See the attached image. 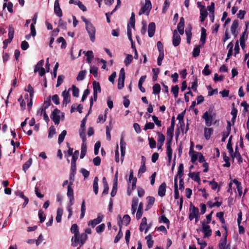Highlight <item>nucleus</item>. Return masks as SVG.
Returning a JSON list of instances; mask_svg holds the SVG:
<instances>
[{"mask_svg":"<svg viewBox=\"0 0 249 249\" xmlns=\"http://www.w3.org/2000/svg\"><path fill=\"white\" fill-rule=\"evenodd\" d=\"M71 232L74 234L71 238V246L75 247H77L79 243V228L76 224H73L71 228Z\"/></svg>","mask_w":249,"mask_h":249,"instance_id":"nucleus-1","label":"nucleus"},{"mask_svg":"<svg viewBox=\"0 0 249 249\" xmlns=\"http://www.w3.org/2000/svg\"><path fill=\"white\" fill-rule=\"evenodd\" d=\"M175 124V117H173L171 119V125L167 130V141H172L174 136Z\"/></svg>","mask_w":249,"mask_h":249,"instance_id":"nucleus-2","label":"nucleus"},{"mask_svg":"<svg viewBox=\"0 0 249 249\" xmlns=\"http://www.w3.org/2000/svg\"><path fill=\"white\" fill-rule=\"evenodd\" d=\"M216 113H213V114H210L209 112H204L202 118L205 121V124L207 126H210L213 124V119L215 116Z\"/></svg>","mask_w":249,"mask_h":249,"instance_id":"nucleus-3","label":"nucleus"},{"mask_svg":"<svg viewBox=\"0 0 249 249\" xmlns=\"http://www.w3.org/2000/svg\"><path fill=\"white\" fill-rule=\"evenodd\" d=\"M86 30L90 37V40L93 42L95 41V28L91 23L86 26Z\"/></svg>","mask_w":249,"mask_h":249,"instance_id":"nucleus-4","label":"nucleus"},{"mask_svg":"<svg viewBox=\"0 0 249 249\" xmlns=\"http://www.w3.org/2000/svg\"><path fill=\"white\" fill-rule=\"evenodd\" d=\"M202 225V231L204 233V237H209L212 235V231L210 226L205 224V221L201 222Z\"/></svg>","mask_w":249,"mask_h":249,"instance_id":"nucleus-5","label":"nucleus"},{"mask_svg":"<svg viewBox=\"0 0 249 249\" xmlns=\"http://www.w3.org/2000/svg\"><path fill=\"white\" fill-rule=\"evenodd\" d=\"M152 8V4L150 0H145V4L141 8L139 11V14L140 15L142 14L145 13L148 15L150 11Z\"/></svg>","mask_w":249,"mask_h":249,"instance_id":"nucleus-6","label":"nucleus"},{"mask_svg":"<svg viewBox=\"0 0 249 249\" xmlns=\"http://www.w3.org/2000/svg\"><path fill=\"white\" fill-rule=\"evenodd\" d=\"M190 213L189 214V219L190 221H192L195 217L199 214V209L195 207L192 203L190 205Z\"/></svg>","mask_w":249,"mask_h":249,"instance_id":"nucleus-7","label":"nucleus"},{"mask_svg":"<svg viewBox=\"0 0 249 249\" xmlns=\"http://www.w3.org/2000/svg\"><path fill=\"white\" fill-rule=\"evenodd\" d=\"M60 111L57 109H54L52 113L51 118L54 122L55 124H58L60 123V116L59 114Z\"/></svg>","mask_w":249,"mask_h":249,"instance_id":"nucleus-8","label":"nucleus"},{"mask_svg":"<svg viewBox=\"0 0 249 249\" xmlns=\"http://www.w3.org/2000/svg\"><path fill=\"white\" fill-rule=\"evenodd\" d=\"M173 45L175 47L178 46L180 43L181 37L178 34V32L176 30H175L173 33Z\"/></svg>","mask_w":249,"mask_h":249,"instance_id":"nucleus-9","label":"nucleus"},{"mask_svg":"<svg viewBox=\"0 0 249 249\" xmlns=\"http://www.w3.org/2000/svg\"><path fill=\"white\" fill-rule=\"evenodd\" d=\"M157 134L158 135V149L159 150L161 149V147L163 145L165 138L164 135L160 132L158 131L157 132Z\"/></svg>","mask_w":249,"mask_h":249,"instance_id":"nucleus-10","label":"nucleus"},{"mask_svg":"<svg viewBox=\"0 0 249 249\" xmlns=\"http://www.w3.org/2000/svg\"><path fill=\"white\" fill-rule=\"evenodd\" d=\"M103 218V215L102 214L99 213L98 215L97 218L89 221L88 225L89 226H91L92 228H94L96 225L100 223L102 221Z\"/></svg>","mask_w":249,"mask_h":249,"instance_id":"nucleus-11","label":"nucleus"},{"mask_svg":"<svg viewBox=\"0 0 249 249\" xmlns=\"http://www.w3.org/2000/svg\"><path fill=\"white\" fill-rule=\"evenodd\" d=\"M231 157L233 158V159L234 158H236L239 164H241L243 162V158L240 153H239L237 145L235 146V152L233 153V154H232Z\"/></svg>","mask_w":249,"mask_h":249,"instance_id":"nucleus-12","label":"nucleus"},{"mask_svg":"<svg viewBox=\"0 0 249 249\" xmlns=\"http://www.w3.org/2000/svg\"><path fill=\"white\" fill-rule=\"evenodd\" d=\"M70 89H69L68 91L64 90L62 92V96L63 97V105L66 106L67 104L70 102V94L69 93V90Z\"/></svg>","mask_w":249,"mask_h":249,"instance_id":"nucleus-13","label":"nucleus"},{"mask_svg":"<svg viewBox=\"0 0 249 249\" xmlns=\"http://www.w3.org/2000/svg\"><path fill=\"white\" fill-rule=\"evenodd\" d=\"M54 12L59 17H61L63 15L62 11L60 7L59 0H55L54 1Z\"/></svg>","mask_w":249,"mask_h":249,"instance_id":"nucleus-14","label":"nucleus"},{"mask_svg":"<svg viewBox=\"0 0 249 249\" xmlns=\"http://www.w3.org/2000/svg\"><path fill=\"white\" fill-rule=\"evenodd\" d=\"M184 18L183 17L180 18L179 22L177 26V29L179 34L181 35H183L184 34Z\"/></svg>","mask_w":249,"mask_h":249,"instance_id":"nucleus-15","label":"nucleus"},{"mask_svg":"<svg viewBox=\"0 0 249 249\" xmlns=\"http://www.w3.org/2000/svg\"><path fill=\"white\" fill-rule=\"evenodd\" d=\"M156 29V25L154 22H150L148 25V34L150 37L154 36Z\"/></svg>","mask_w":249,"mask_h":249,"instance_id":"nucleus-16","label":"nucleus"},{"mask_svg":"<svg viewBox=\"0 0 249 249\" xmlns=\"http://www.w3.org/2000/svg\"><path fill=\"white\" fill-rule=\"evenodd\" d=\"M166 184L165 182L162 183L159 186L158 189V195L159 196L162 197L165 196L166 192Z\"/></svg>","mask_w":249,"mask_h":249,"instance_id":"nucleus-17","label":"nucleus"},{"mask_svg":"<svg viewBox=\"0 0 249 249\" xmlns=\"http://www.w3.org/2000/svg\"><path fill=\"white\" fill-rule=\"evenodd\" d=\"M188 176L191 178L194 181L197 182L198 184L200 182V178L199 176V172H192L190 173Z\"/></svg>","mask_w":249,"mask_h":249,"instance_id":"nucleus-18","label":"nucleus"},{"mask_svg":"<svg viewBox=\"0 0 249 249\" xmlns=\"http://www.w3.org/2000/svg\"><path fill=\"white\" fill-rule=\"evenodd\" d=\"M213 129L212 127H205L204 129V134L205 138L208 140L210 139L212 134L213 133Z\"/></svg>","mask_w":249,"mask_h":249,"instance_id":"nucleus-19","label":"nucleus"},{"mask_svg":"<svg viewBox=\"0 0 249 249\" xmlns=\"http://www.w3.org/2000/svg\"><path fill=\"white\" fill-rule=\"evenodd\" d=\"M146 199L147 204L146 206V209L145 210V211H147L151 208L152 206L154 205L155 200V199L153 196H149L147 197Z\"/></svg>","mask_w":249,"mask_h":249,"instance_id":"nucleus-20","label":"nucleus"},{"mask_svg":"<svg viewBox=\"0 0 249 249\" xmlns=\"http://www.w3.org/2000/svg\"><path fill=\"white\" fill-rule=\"evenodd\" d=\"M138 202H139V199L137 197H134L132 199V205H131V211H132V213L133 214H134L136 211Z\"/></svg>","mask_w":249,"mask_h":249,"instance_id":"nucleus-21","label":"nucleus"},{"mask_svg":"<svg viewBox=\"0 0 249 249\" xmlns=\"http://www.w3.org/2000/svg\"><path fill=\"white\" fill-rule=\"evenodd\" d=\"M88 238V235L86 233H82L81 234H79V243L80 247H81L86 242Z\"/></svg>","mask_w":249,"mask_h":249,"instance_id":"nucleus-22","label":"nucleus"},{"mask_svg":"<svg viewBox=\"0 0 249 249\" xmlns=\"http://www.w3.org/2000/svg\"><path fill=\"white\" fill-rule=\"evenodd\" d=\"M118 218H119V219L120 220L119 221H118V224L119 223V222H120L121 224V225H122V223L123 222L124 223V224H125L126 226H127L128 224H129V223L130 222L131 219H130V216L128 214L124 215L122 220H121V217L120 215H119L118 216Z\"/></svg>","mask_w":249,"mask_h":249,"instance_id":"nucleus-23","label":"nucleus"},{"mask_svg":"<svg viewBox=\"0 0 249 249\" xmlns=\"http://www.w3.org/2000/svg\"><path fill=\"white\" fill-rule=\"evenodd\" d=\"M184 175V165L183 163H180L178 167V173L177 176L175 178H177L178 180V177L179 178H182Z\"/></svg>","mask_w":249,"mask_h":249,"instance_id":"nucleus-24","label":"nucleus"},{"mask_svg":"<svg viewBox=\"0 0 249 249\" xmlns=\"http://www.w3.org/2000/svg\"><path fill=\"white\" fill-rule=\"evenodd\" d=\"M172 141H167L166 143V153L167 157H172V149L171 147Z\"/></svg>","mask_w":249,"mask_h":249,"instance_id":"nucleus-25","label":"nucleus"},{"mask_svg":"<svg viewBox=\"0 0 249 249\" xmlns=\"http://www.w3.org/2000/svg\"><path fill=\"white\" fill-rule=\"evenodd\" d=\"M143 214V204L142 202H141L138 206V210L136 213V218L137 220H139L141 218Z\"/></svg>","mask_w":249,"mask_h":249,"instance_id":"nucleus-26","label":"nucleus"},{"mask_svg":"<svg viewBox=\"0 0 249 249\" xmlns=\"http://www.w3.org/2000/svg\"><path fill=\"white\" fill-rule=\"evenodd\" d=\"M118 225L119 226V231L118 234L116 235V236L115 237L114 241V242L115 243H118L119 241V240H120V239L123 236V233L122 231V226L120 222H119Z\"/></svg>","mask_w":249,"mask_h":249,"instance_id":"nucleus-27","label":"nucleus"},{"mask_svg":"<svg viewBox=\"0 0 249 249\" xmlns=\"http://www.w3.org/2000/svg\"><path fill=\"white\" fill-rule=\"evenodd\" d=\"M227 241V240L226 239H221L220 240L218 245L219 249H230L229 244L226 246Z\"/></svg>","mask_w":249,"mask_h":249,"instance_id":"nucleus-28","label":"nucleus"},{"mask_svg":"<svg viewBox=\"0 0 249 249\" xmlns=\"http://www.w3.org/2000/svg\"><path fill=\"white\" fill-rule=\"evenodd\" d=\"M232 182L236 185L239 196H241L242 194V186L241 183L238 181L236 179H234L232 180Z\"/></svg>","mask_w":249,"mask_h":249,"instance_id":"nucleus-29","label":"nucleus"},{"mask_svg":"<svg viewBox=\"0 0 249 249\" xmlns=\"http://www.w3.org/2000/svg\"><path fill=\"white\" fill-rule=\"evenodd\" d=\"M174 197L175 199H178L179 197L177 178H174Z\"/></svg>","mask_w":249,"mask_h":249,"instance_id":"nucleus-30","label":"nucleus"},{"mask_svg":"<svg viewBox=\"0 0 249 249\" xmlns=\"http://www.w3.org/2000/svg\"><path fill=\"white\" fill-rule=\"evenodd\" d=\"M92 85H93V93H98V92L100 93L101 92V88L100 85V83L98 82L94 81L93 82Z\"/></svg>","mask_w":249,"mask_h":249,"instance_id":"nucleus-31","label":"nucleus"},{"mask_svg":"<svg viewBox=\"0 0 249 249\" xmlns=\"http://www.w3.org/2000/svg\"><path fill=\"white\" fill-rule=\"evenodd\" d=\"M201 30L200 41L202 42V44H204L206 42L207 37L206 30L204 27H202Z\"/></svg>","mask_w":249,"mask_h":249,"instance_id":"nucleus-32","label":"nucleus"},{"mask_svg":"<svg viewBox=\"0 0 249 249\" xmlns=\"http://www.w3.org/2000/svg\"><path fill=\"white\" fill-rule=\"evenodd\" d=\"M72 181H70L68 186L67 196L69 197H74L73 191L72 188Z\"/></svg>","mask_w":249,"mask_h":249,"instance_id":"nucleus-33","label":"nucleus"},{"mask_svg":"<svg viewBox=\"0 0 249 249\" xmlns=\"http://www.w3.org/2000/svg\"><path fill=\"white\" fill-rule=\"evenodd\" d=\"M98 178L97 177H95L94 178L93 182V191L95 195H97L98 193Z\"/></svg>","mask_w":249,"mask_h":249,"instance_id":"nucleus-34","label":"nucleus"},{"mask_svg":"<svg viewBox=\"0 0 249 249\" xmlns=\"http://www.w3.org/2000/svg\"><path fill=\"white\" fill-rule=\"evenodd\" d=\"M98 93H93V98L92 97L90 99V107L89 109L88 113V115H89L90 113V112L91 111V108L93 104V100L94 101H96L97 99V95Z\"/></svg>","mask_w":249,"mask_h":249,"instance_id":"nucleus-35","label":"nucleus"},{"mask_svg":"<svg viewBox=\"0 0 249 249\" xmlns=\"http://www.w3.org/2000/svg\"><path fill=\"white\" fill-rule=\"evenodd\" d=\"M98 93H93V98L92 97L90 99V107L89 109L88 113V115H89L90 113V112L91 111V108L93 104V100L94 101H96L97 99V95Z\"/></svg>","mask_w":249,"mask_h":249,"instance_id":"nucleus-36","label":"nucleus"},{"mask_svg":"<svg viewBox=\"0 0 249 249\" xmlns=\"http://www.w3.org/2000/svg\"><path fill=\"white\" fill-rule=\"evenodd\" d=\"M87 56V61L88 63H90L93 58V54L92 51H88L86 53Z\"/></svg>","mask_w":249,"mask_h":249,"instance_id":"nucleus-37","label":"nucleus"},{"mask_svg":"<svg viewBox=\"0 0 249 249\" xmlns=\"http://www.w3.org/2000/svg\"><path fill=\"white\" fill-rule=\"evenodd\" d=\"M223 160L225 161V163L223 165L224 167H229L231 165L230 162V158L226 155V153L224 152L223 153Z\"/></svg>","mask_w":249,"mask_h":249,"instance_id":"nucleus-38","label":"nucleus"},{"mask_svg":"<svg viewBox=\"0 0 249 249\" xmlns=\"http://www.w3.org/2000/svg\"><path fill=\"white\" fill-rule=\"evenodd\" d=\"M32 163V158H30L26 162H25L22 166L23 170L26 172V170L30 167Z\"/></svg>","mask_w":249,"mask_h":249,"instance_id":"nucleus-39","label":"nucleus"},{"mask_svg":"<svg viewBox=\"0 0 249 249\" xmlns=\"http://www.w3.org/2000/svg\"><path fill=\"white\" fill-rule=\"evenodd\" d=\"M200 52V45L196 46L193 50V56L194 57H196L199 56Z\"/></svg>","mask_w":249,"mask_h":249,"instance_id":"nucleus-40","label":"nucleus"},{"mask_svg":"<svg viewBox=\"0 0 249 249\" xmlns=\"http://www.w3.org/2000/svg\"><path fill=\"white\" fill-rule=\"evenodd\" d=\"M200 21L203 22L207 17L208 12L206 9L204 10H200Z\"/></svg>","mask_w":249,"mask_h":249,"instance_id":"nucleus-41","label":"nucleus"},{"mask_svg":"<svg viewBox=\"0 0 249 249\" xmlns=\"http://www.w3.org/2000/svg\"><path fill=\"white\" fill-rule=\"evenodd\" d=\"M63 214V210L61 208H58L57 210V215L56 220L57 222L60 223L61 221V217Z\"/></svg>","mask_w":249,"mask_h":249,"instance_id":"nucleus-42","label":"nucleus"},{"mask_svg":"<svg viewBox=\"0 0 249 249\" xmlns=\"http://www.w3.org/2000/svg\"><path fill=\"white\" fill-rule=\"evenodd\" d=\"M159 221L160 222H162L163 223L167 224V228H169L170 221L169 219L164 215H162L161 216L159 217Z\"/></svg>","mask_w":249,"mask_h":249,"instance_id":"nucleus-43","label":"nucleus"},{"mask_svg":"<svg viewBox=\"0 0 249 249\" xmlns=\"http://www.w3.org/2000/svg\"><path fill=\"white\" fill-rule=\"evenodd\" d=\"M56 134V130L54 126L52 125L50 127L49 129L48 138L51 139Z\"/></svg>","mask_w":249,"mask_h":249,"instance_id":"nucleus-44","label":"nucleus"},{"mask_svg":"<svg viewBox=\"0 0 249 249\" xmlns=\"http://www.w3.org/2000/svg\"><path fill=\"white\" fill-rule=\"evenodd\" d=\"M67 134V131L64 130L62 131L61 134L59 135L58 139V143L60 144L64 141V138Z\"/></svg>","mask_w":249,"mask_h":249,"instance_id":"nucleus-45","label":"nucleus"},{"mask_svg":"<svg viewBox=\"0 0 249 249\" xmlns=\"http://www.w3.org/2000/svg\"><path fill=\"white\" fill-rule=\"evenodd\" d=\"M160 86L159 84H155L153 86V93L154 94H158L160 91Z\"/></svg>","mask_w":249,"mask_h":249,"instance_id":"nucleus-46","label":"nucleus"},{"mask_svg":"<svg viewBox=\"0 0 249 249\" xmlns=\"http://www.w3.org/2000/svg\"><path fill=\"white\" fill-rule=\"evenodd\" d=\"M208 10L209 11L210 14H211L213 16V20L212 22H213L214 20V3L213 2H212L211 3V5L208 6Z\"/></svg>","mask_w":249,"mask_h":249,"instance_id":"nucleus-47","label":"nucleus"},{"mask_svg":"<svg viewBox=\"0 0 249 249\" xmlns=\"http://www.w3.org/2000/svg\"><path fill=\"white\" fill-rule=\"evenodd\" d=\"M179 87L178 85L172 87L171 92L173 93L175 98H177L178 96Z\"/></svg>","mask_w":249,"mask_h":249,"instance_id":"nucleus-48","label":"nucleus"},{"mask_svg":"<svg viewBox=\"0 0 249 249\" xmlns=\"http://www.w3.org/2000/svg\"><path fill=\"white\" fill-rule=\"evenodd\" d=\"M24 90L25 91H27L29 93L30 97L31 98H32L33 97L34 94V89L31 84H28L27 86V89H25Z\"/></svg>","mask_w":249,"mask_h":249,"instance_id":"nucleus-49","label":"nucleus"},{"mask_svg":"<svg viewBox=\"0 0 249 249\" xmlns=\"http://www.w3.org/2000/svg\"><path fill=\"white\" fill-rule=\"evenodd\" d=\"M135 14L132 12L131 14V17L129 19V22L128 24L129 25V27H132L134 29L135 28Z\"/></svg>","mask_w":249,"mask_h":249,"instance_id":"nucleus-50","label":"nucleus"},{"mask_svg":"<svg viewBox=\"0 0 249 249\" xmlns=\"http://www.w3.org/2000/svg\"><path fill=\"white\" fill-rule=\"evenodd\" d=\"M133 60V56L131 54H127L125 59L124 60V63L126 66L130 64Z\"/></svg>","mask_w":249,"mask_h":249,"instance_id":"nucleus-51","label":"nucleus"},{"mask_svg":"<svg viewBox=\"0 0 249 249\" xmlns=\"http://www.w3.org/2000/svg\"><path fill=\"white\" fill-rule=\"evenodd\" d=\"M7 7V10L10 13H13V4L12 2H8V3L6 2L4 3L3 5V9H4L6 6Z\"/></svg>","mask_w":249,"mask_h":249,"instance_id":"nucleus-52","label":"nucleus"},{"mask_svg":"<svg viewBox=\"0 0 249 249\" xmlns=\"http://www.w3.org/2000/svg\"><path fill=\"white\" fill-rule=\"evenodd\" d=\"M38 217L40 219V223H43L46 219V215L41 209L38 211Z\"/></svg>","mask_w":249,"mask_h":249,"instance_id":"nucleus-53","label":"nucleus"},{"mask_svg":"<svg viewBox=\"0 0 249 249\" xmlns=\"http://www.w3.org/2000/svg\"><path fill=\"white\" fill-rule=\"evenodd\" d=\"M86 73V71L85 70L80 71L79 72V73L76 77L77 80V81L83 80L85 77Z\"/></svg>","mask_w":249,"mask_h":249,"instance_id":"nucleus-54","label":"nucleus"},{"mask_svg":"<svg viewBox=\"0 0 249 249\" xmlns=\"http://www.w3.org/2000/svg\"><path fill=\"white\" fill-rule=\"evenodd\" d=\"M79 135L82 140L83 142L84 143L86 141V136L85 134V129L80 128Z\"/></svg>","mask_w":249,"mask_h":249,"instance_id":"nucleus-55","label":"nucleus"},{"mask_svg":"<svg viewBox=\"0 0 249 249\" xmlns=\"http://www.w3.org/2000/svg\"><path fill=\"white\" fill-rule=\"evenodd\" d=\"M193 78H194V81L191 83V89L194 91H196L197 90L198 80L196 76H193Z\"/></svg>","mask_w":249,"mask_h":249,"instance_id":"nucleus-56","label":"nucleus"},{"mask_svg":"<svg viewBox=\"0 0 249 249\" xmlns=\"http://www.w3.org/2000/svg\"><path fill=\"white\" fill-rule=\"evenodd\" d=\"M14 35V28L12 25H9L8 28V38L13 39Z\"/></svg>","mask_w":249,"mask_h":249,"instance_id":"nucleus-57","label":"nucleus"},{"mask_svg":"<svg viewBox=\"0 0 249 249\" xmlns=\"http://www.w3.org/2000/svg\"><path fill=\"white\" fill-rule=\"evenodd\" d=\"M87 152V146L84 143L82 144L80 158L83 159L85 156Z\"/></svg>","mask_w":249,"mask_h":249,"instance_id":"nucleus-58","label":"nucleus"},{"mask_svg":"<svg viewBox=\"0 0 249 249\" xmlns=\"http://www.w3.org/2000/svg\"><path fill=\"white\" fill-rule=\"evenodd\" d=\"M148 140L150 147L152 149L155 148L156 146V142L154 139L152 137H148Z\"/></svg>","mask_w":249,"mask_h":249,"instance_id":"nucleus-59","label":"nucleus"},{"mask_svg":"<svg viewBox=\"0 0 249 249\" xmlns=\"http://www.w3.org/2000/svg\"><path fill=\"white\" fill-rule=\"evenodd\" d=\"M44 64V60L43 59L39 61L37 64L36 65L35 69H34V72H36L40 70V69L42 67V66Z\"/></svg>","mask_w":249,"mask_h":249,"instance_id":"nucleus-60","label":"nucleus"},{"mask_svg":"<svg viewBox=\"0 0 249 249\" xmlns=\"http://www.w3.org/2000/svg\"><path fill=\"white\" fill-rule=\"evenodd\" d=\"M209 66L208 64H206L204 67L203 70L202 71V73L204 75L208 76L211 73V71L209 69Z\"/></svg>","mask_w":249,"mask_h":249,"instance_id":"nucleus-61","label":"nucleus"},{"mask_svg":"<svg viewBox=\"0 0 249 249\" xmlns=\"http://www.w3.org/2000/svg\"><path fill=\"white\" fill-rule=\"evenodd\" d=\"M216 216L219 219L220 221L222 224H224L225 223V220L224 218V212H220L216 213Z\"/></svg>","mask_w":249,"mask_h":249,"instance_id":"nucleus-62","label":"nucleus"},{"mask_svg":"<svg viewBox=\"0 0 249 249\" xmlns=\"http://www.w3.org/2000/svg\"><path fill=\"white\" fill-rule=\"evenodd\" d=\"M72 95L74 97H78L79 96V89L74 85L72 86Z\"/></svg>","mask_w":249,"mask_h":249,"instance_id":"nucleus-63","label":"nucleus"},{"mask_svg":"<svg viewBox=\"0 0 249 249\" xmlns=\"http://www.w3.org/2000/svg\"><path fill=\"white\" fill-rule=\"evenodd\" d=\"M58 27L62 28L64 30L67 29L66 22L63 21L61 18H60L58 21Z\"/></svg>","mask_w":249,"mask_h":249,"instance_id":"nucleus-64","label":"nucleus"}]
</instances>
